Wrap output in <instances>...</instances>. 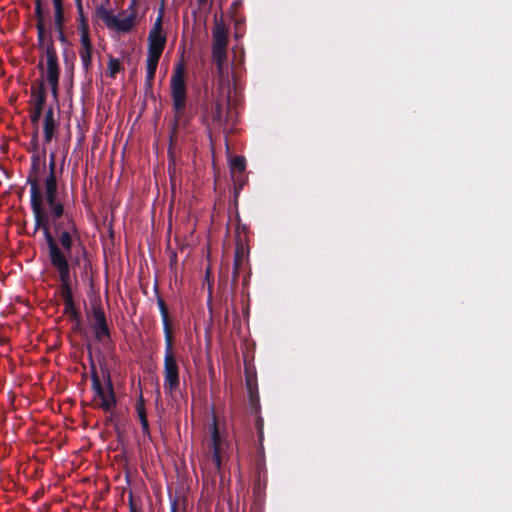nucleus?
<instances>
[{
	"instance_id": "1",
	"label": "nucleus",
	"mask_w": 512,
	"mask_h": 512,
	"mask_svg": "<svg viewBox=\"0 0 512 512\" xmlns=\"http://www.w3.org/2000/svg\"><path fill=\"white\" fill-rule=\"evenodd\" d=\"M32 206L34 210V214L37 220L38 225H42L45 230L46 240L49 245L50 259L52 264L57 268L60 273L61 280L63 284L66 286L68 281V263H67V255L70 253V248L72 244V236L69 232H62L60 235V244L63 248V252L60 251L56 243L54 242L52 236L48 231V217L46 213L45 206L41 203L38 198L35 187H32Z\"/></svg>"
},
{
	"instance_id": "2",
	"label": "nucleus",
	"mask_w": 512,
	"mask_h": 512,
	"mask_svg": "<svg viewBox=\"0 0 512 512\" xmlns=\"http://www.w3.org/2000/svg\"><path fill=\"white\" fill-rule=\"evenodd\" d=\"M92 382L94 389L93 401L95 405L109 410L115 405V396L112 390L110 376L107 370L100 365L99 369L92 364Z\"/></svg>"
},
{
	"instance_id": "3",
	"label": "nucleus",
	"mask_w": 512,
	"mask_h": 512,
	"mask_svg": "<svg viewBox=\"0 0 512 512\" xmlns=\"http://www.w3.org/2000/svg\"><path fill=\"white\" fill-rule=\"evenodd\" d=\"M161 21L162 16L160 15L155 21L149 34V48L147 55L148 79H152L154 77L159 58L165 45V37L161 33Z\"/></svg>"
},
{
	"instance_id": "4",
	"label": "nucleus",
	"mask_w": 512,
	"mask_h": 512,
	"mask_svg": "<svg viewBox=\"0 0 512 512\" xmlns=\"http://www.w3.org/2000/svg\"><path fill=\"white\" fill-rule=\"evenodd\" d=\"M44 57L40 63L42 78L45 79L50 85L53 96L57 97V86H58V65L54 51L50 48L47 43L45 48Z\"/></svg>"
},
{
	"instance_id": "5",
	"label": "nucleus",
	"mask_w": 512,
	"mask_h": 512,
	"mask_svg": "<svg viewBox=\"0 0 512 512\" xmlns=\"http://www.w3.org/2000/svg\"><path fill=\"white\" fill-rule=\"evenodd\" d=\"M226 46L227 29L222 23L216 22L213 30V58L220 71L223 69L226 58Z\"/></svg>"
},
{
	"instance_id": "6",
	"label": "nucleus",
	"mask_w": 512,
	"mask_h": 512,
	"mask_svg": "<svg viewBox=\"0 0 512 512\" xmlns=\"http://www.w3.org/2000/svg\"><path fill=\"white\" fill-rule=\"evenodd\" d=\"M185 70L182 64L177 65L171 79V92L176 112L183 109L185 105Z\"/></svg>"
},
{
	"instance_id": "7",
	"label": "nucleus",
	"mask_w": 512,
	"mask_h": 512,
	"mask_svg": "<svg viewBox=\"0 0 512 512\" xmlns=\"http://www.w3.org/2000/svg\"><path fill=\"white\" fill-rule=\"evenodd\" d=\"M211 442H212V459L217 467L220 468L222 461V454L225 452L227 448V443L225 439L220 435L216 421L213 419V423L211 426Z\"/></svg>"
},
{
	"instance_id": "8",
	"label": "nucleus",
	"mask_w": 512,
	"mask_h": 512,
	"mask_svg": "<svg viewBox=\"0 0 512 512\" xmlns=\"http://www.w3.org/2000/svg\"><path fill=\"white\" fill-rule=\"evenodd\" d=\"M56 192V181L53 174H51L45 182V195L46 202L49 206V211L52 216L58 217L62 214L63 208L62 205L55 198Z\"/></svg>"
},
{
	"instance_id": "9",
	"label": "nucleus",
	"mask_w": 512,
	"mask_h": 512,
	"mask_svg": "<svg viewBox=\"0 0 512 512\" xmlns=\"http://www.w3.org/2000/svg\"><path fill=\"white\" fill-rule=\"evenodd\" d=\"M165 370V388L172 392L178 386V369L173 356L169 353L165 356L164 361Z\"/></svg>"
},
{
	"instance_id": "10",
	"label": "nucleus",
	"mask_w": 512,
	"mask_h": 512,
	"mask_svg": "<svg viewBox=\"0 0 512 512\" xmlns=\"http://www.w3.org/2000/svg\"><path fill=\"white\" fill-rule=\"evenodd\" d=\"M91 323L96 338L100 341L106 340L108 338V329L105 323L104 313L100 309H94Z\"/></svg>"
},
{
	"instance_id": "11",
	"label": "nucleus",
	"mask_w": 512,
	"mask_h": 512,
	"mask_svg": "<svg viewBox=\"0 0 512 512\" xmlns=\"http://www.w3.org/2000/svg\"><path fill=\"white\" fill-rule=\"evenodd\" d=\"M80 40H81V59L85 67L90 64L91 61V47L87 31V24L82 22L80 28Z\"/></svg>"
},
{
	"instance_id": "12",
	"label": "nucleus",
	"mask_w": 512,
	"mask_h": 512,
	"mask_svg": "<svg viewBox=\"0 0 512 512\" xmlns=\"http://www.w3.org/2000/svg\"><path fill=\"white\" fill-rule=\"evenodd\" d=\"M135 24V15L130 14L123 17H115V23L110 25V29L120 33L129 32Z\"/></svg>"
},
{
	"instance_id": "13",
	"label": "nucleus",
	"mask_w": 512,
	"mask_h": 512,
	"mask_svg": "<svg viewBox=\"0 0 512 512\" xmlns=\"http://www.w3.org/2000/svg\"><path fill=\"white\" fill-rule=\"evenodd\" d=\"M54 128L55 122L52 118V111H48L44 123V134L47 141H50L52 139Z\"/></svg>"
},
{
	"instance_id": "14",
	"label": "nucleus",
	"mask_w": 512,
	"mask_h": 512,
	"mask_svg": "<svg viewBox=\"0 0 512 512\" xmlns=\"http://www.w3.org/2000/svg\"><path fill=\"white\" fill-rule=\"evenodd\" d=\"M43 103H44V91H43V84H41L39 92L37 94H35V96H34V105H35V108L37 111L32 116L33 121H36L38 119L39 112L43 106Z\"/></svg>"
},
{
	"instance_id": "15",
	"label": "nucleus",
	"mask_w": 512,
	"mask_h": 512,
	"mask_svg": "<svg viewBox=\"0 0 512 512\" xmlns=\"http://www.w3.org/2000/svg\"><path fill=\"white\" fill-rule=\"evenodd\" d=\"M97 16L105 22V24L110 27L111 24L115 23V16L111 15L109 11L103 7L99 6L96 10Z\"/></svg>"
},
{
	"instance_id": "16",
	"label": "nucleus",
	"mask_w": 512,
	"mask_h": 512,
	"mask_svg": "<svg viewBox=\"0 0 512 512\" xmlns=\"http://www.w3.org/2000/svg\"><path fill=\"white\" fill-rule=\"evenodd\" d=\"M64 298H65V302H66V313L74 316L75 315V310L73 308V305H72V299H71V292L69 289H65L64 292Z\"/></svg>"
},
{
	"instance_id": "17",
	"label": "nucleus",
	"mask_w": 512,
	"mask_h": 512,
	"mask_svg": "<svg viewBox=\"0 0 512 512\" xmlns=\"http://www.w3.org/2000/svg\"><path fill=\"white\" fill-rule=\"evenodd\" d=\"M231 168L232 170L243 171L245 169V160L243 157H235L231 160Z\"/></svg>"
},
{
	"instance_id": "18",
	"label": "nucleus",
	"mask_w": 512,
	"mask_h": 512,
	"mask_svg": "<svg viewBox=\"0 0 512 512\" xmlns=\"http://www.w3.org/2000/svg\"><path fill=\"white\" fill-rule=\"evenodd\" d=\"M119 69H120L119 61L116 59H111L108 64V73L110 74V76L114 77L115 74L119 71Z\"/></svg>"
},
{
	"instance_id": "19",
	"label": "nucleus",
	"mask_w": 512,
	"mask_h": 512,
	"mask_svg": "<svg viewBox=\"0 0 512 512\" xmlns=\"http://www.w3.org/2000/svg\"><path fill=\"white\" fill-rule=\"evenodd\" d=\"M138 414H139V417H140V420H141L143 428L145 430H147L148 429V422H147V418H146L145 412L143 410V407L141 405L138 406Z\"/></svg>"
},
{
	"instance_id": "20",
	"label": "nucleus",
	"mask_w": 512,
	"mask_h": 512,
	"mask_svg": "<svg viewBox=\"0 0 512 512\" xmlns=\"http://www.w3.org/2000/svg\"><path fill=\"white\" fill-rule=\"evenodd\" d=\"M38 33H39V39H40L41 45L44 46V44H45V31H44L43 23H42L41 20H39V22H38Z\"/></svg>"
},
{
	"instance_id": "21",
	"label": "nucleus",
	"mask_w": 512,
	"mask_h": 512,
	"mask_svg": "<svg viewBox=\"0 0 512 512\" xmlns=\"http://www.w3.org/2000/svg\"><path fill=\"white\" fill-rule=\"evenodd\" d=\"M53 3L55 5V9L57 10V12H59L60 11L61 1L60 0H53Z\"/></svg>"
},
{
	"instance_id": "22",
	"label": "nucleus",
	"mask_w": 512,
	"mask_h": 512,
	"mask_svg": "<svg viewBox=\"0 0 512 512\" xmlns=\"http://www.w3.org/2000/svg\"><path fill=\"white\" fill-rule=\"evenodd\" d=\"M56 20L57 22L61 20V10L59 12L56 11Z\"/></svg>"
},
{
	"instance_id": "23",
	"label": "nucleus",
	"mask_w": 512,
	"mask_h": 512,
	"mask_svg": "<svg viewBox=\"0 0 512 512\" xmlns=\"http://www.w3.org/2000/svg\"><path fill=\"white\" fill-rule=\"evenodd\" d=\"M37 14H38V16L40 18L41 16H40V7L39 6H37Z\"/></svg>"
}]
</instances>
